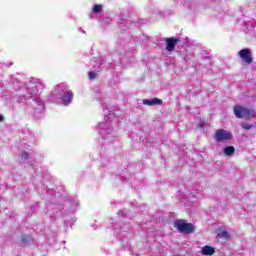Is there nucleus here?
<instances>
[{
  "mask_svg": "<svg viewBox=\"0 0 256 256\" xmlns=\"http://www.w3.org/2000/svg\"><path fill=\"white\" fill-rule=\"evenodd\" d=\"M11 65H13V63H10V64H9V67H11Z\"/></svg>",
  "mask_w": 256,
  "mask_h": 256,
  "instance_id": "bb28decb",
  "label": "nucleus"
},
{
  "mask_svg": "<svg viewBox=\"0 0 256 256\" xmlns=\"http://www.w3.org/2000/svg\"><path fill=\"white\" fill-rule=\"evenodd\" d=\"M179 43L177 38H167L166 39V51L171 52L175 51V46Z\"/></svg>",
  "mask_w": 256,
  "mask_h": 256,
  "instance_id": "1a4fd4ad",
  "label": "nucleus"
},
{
  "mask_svg": "<svg viewBox=\"0 0 256 256\" xmlns=\"http://www.w3.org/2000/svg\"><path fill=\"white\" fill-rule=\"evenodd\" d=\"M214 137L218 143H221V141H230V139H233V134L225 129H219L215 132Z\"/></svg>",
  "mask_w": 256,
  "mask_h": 256,
  "instance_id": "39448f33",
  "label": "nucleus"
},
{
  "mask_svg": "<svg viewBox=\"0 0 256 256\" xmlns=\"http://www.w3.org/2000/svg\"><path fill=\"white\" fill-rule=\"evenodd\" d=\"M119 228H120V229H123V227H121V226H120Z\"/></svg>",
  "mask_w": 256,
  "mask_h": 256,
  "instance_id": "c756f323",
  "label": "nucleus"
},
{
  "mask_svg": "<svg viewBox=\"0 0 256 256\" xmlns=\"http://www.w3.org/2000/svg\"><path fill=\"white\" fill-rule=\"evenodd\" d=\"M21 158L23 163H28L29 165H33V154L28 153L27 151H23L21 154Z\"/></svg>",
  "mask_w": 256,
  "mask_h": 256,
  "instance_id": "f8f14e48",
  "label": "nucleus"
},
{
  "mask_svg": "<svg viewBox=\"0 0 256 256\" xmlns=\"http://www.w3.org/2000/svg\"><path fill=\"white\" fill-rule=\"evenodd\" d=\"M198 127H203V123H200V124L198 125Z\"/></svg>",
  "mask_w": 256,
  "mask_h": 256,
  "instance_id": "393cba45",
  "label": "nucleus"
},
{
  "mask_svg": "<svg viewBox=\"0 0 256 256\" xmlns=\"http://www.w3.org/2000/svg\"><path fill=\"white\" fill-rule=\"evenodd\" d=\"M67 91V84L61 83L54 87L52 95H62Z\"/></svg>",
  "mask_w": 256,
  "mask_h": 256,
  "instance_id": "9d476101",
  "label": "nucleus"
},
{
  "mask_svg": "<svg viewBox=\"0 0 256 256\" xmlns=\"http://www.w3.org/2000/svg\"><path fill=\"white\" fill-rule=\"evenodd\" d=\"M20 243L22 247H27V245H31V243H33V238L30 235L24 234L20 238Z\"/></svg>",
  "mask_w": 256,
  "mask_h": 256,
  "instance_id": "ddd939ff",
  "label": "nucleus"
},
{
  "mask_svg": "<svg viewBox=\"0 0 256 256\" xmlns=\"http://www.w3.org/2000/svg\"><path fill=\"white\" fill-rule=\"evenodd\" d=\"M104 109V121L98 124V133L104 139V145H109L111 141H117V136L115 131H117V124H113V117H115V112L109 110L107 106L103 105Z\"/></svg>",
  "mask_w": 256,
  "mask_h": 256,
  "instance_id": "f03ea898",
  "label": "nucleus"
},
{
  "mask_svg": "<svg viewBox=\"0 0 256 256\" xmlns=\"http://www.w3.org/2000/svg\"><path fill=\"white\" fill-rule=\"evenodd\" d=\"M105 61H109V56L107 58H105Z\"/></svg>",
  "mask_w": 256,
  "mask_h": 256,
  "instance_id": "a878e982",
  "label": "nucleus"
},
{
  "mask_svg": "<svg viewBox=\"0 0 256 256\" xmlns=\"http://www.w3.org/2000/svg\"><path fill=\"white\" fill-rule=\"evenodd\" d=\"M1 121H3V116L0 115V123H1Z\"/></svg>",
  "mask_w": 256,
  "mask_h": 256,
  "instance_id": "b1692460",
  "label": "nucleus"
},
{
  "mask_svg": "<svg viewBox=\"0 0 256 256\" xmlns=\"http://www.w3.org/2000/svg\"><path fill=\"white\" fill-rule=\"evenodd\" d=\"M234 115L237 119H253L255 110L237 105L234 106Z\"/></svg>",
  "mask_w": 256,
  "mask_h": 256,
  "instance_id": "7ed1b4c3",
  "label": "nucleus"
},
{
  "mask_svg": "<svg viewBox=\"0 0 256 256\" xmlns=\"http://www.w3.org/2000/svg\"><path fill=\"white\" fill-rule=\"evenodd\" d=\"M192 56H193V54L186 55V56L183 57V60H184L185 62L191 61V57H192Z\"/></svg>",
  "mask_w": 256,
  "mask_h": 256,
  "instance_id": "4be33fe9",
  "label": "nucleus"
},
{
  "mask_svg": "<svg viewBox=\"0 0 256 256\" xmlns=\"http://www.w3.org/2000/svg\"><path fill=\"white\" fill-rule=\"evenodd\" d=\"M215 254V248L206 245L202 247V255H214Z\"/></svg>",
  "mask_w": 256,
  "mask_h": 256,
  "instance_id": "4468645a",
  "label": "nucleus"
},
{
  "mask_svg": "<svg viewBox=\"0 0 256 256\" xmlns=\"http://www.w3.org/2000/svg\"><path fill=\"white\" fill-rule=\"evenodd\" d=\"M71 205L72 207H79V200H72Z\"/></svg>",
  "mask_w": 256,
  "mask_h": 256,
  "instance_id": "aec40b11",
  "label": "nucleus"
},
{
  "mask_svg": "<svg viewBox=\"0 0 256 256\" xmlns=\"http://www.w3.org/2000/svg\"><path fill=\"white\" fill-rule=\"evenodd\" d=\"M101 67H109V65H105V59L93 58L90 61V69H101Z\"/></svg>",
  "mask_w": 256,
  "mask_h": 256,
  "instance_id": "6e6552de",
  "label": "nucleus"
},
{
  "mask_svg": "<svg viewBox=\"0 0 256 256\" xmlns=\"http://www.w3.org/2000/svg\"><path fill=\"white\" fill-rule=\"evenodd\" d=\"M12 87L18 91L16 94L17 102L23 103V105H31L34 103L37 105L36 111H43V100L39 97L45 85L37 78H30L27 82H23L19 78H13L10 82Z\"/></svg>",
  "mask_w": 256,
  "mask_h": 256,
  "instance_id": "f257e3e1",
  "label": "nucleus"
},
{
  "mask_svg": "<svg viewBox=\"0 0 256 256\" xmlns=\"http://www.w3.org/2000/svg\"><path fill=\"white\" fill-rule=\"evenodd\" d=\"M142 103L143 105H148V107H154L155 105H163V101L159 98L144 99Z\"/></svg>",
  "mask_w": 256,
  "mask_h": 256,
  "instance_id": "9b49d317",
  "label": "nucleus"
},
{
  "mask_svg": "<svg viewBox=\"0 0 256 256\" xmlns=\"http://www.w3.org/2000/svg\"><path fill=\"white\" fill-rule=\"evenodd\" d=\"M88 77H89L90 81H93L94 79H97V72H95V71H90V72L88 73Z\"/></svg>",
  "mask_w": 256,
  "mask_h": 256,
  "instance_id": "a211bd4d",
  "label": "nucleus"
},
{
  "mask_svg": "<svg viewBox=\"0 0 256 256\" xmlns=\"http://www.w3.org/2000/svg\"><path fill=\"white\" fill-rule=\"evenodd\" d=\"M238 55L244 63H247L248 65H251L253 63V56L251 54V49L244 48L238 52Z\"/></svg>",
  "mask_w": 256,
  "mask_h": 256,
  "instance_id": "423d86ee",
  "label": "nucleus"
},
{
  "mask_svg": "<svg viewBox=\"0 0 256 256\" xmlns=\"http://www.w3.org/2000/svg\"><path fill=\"white\" fill-rule=\"evenodd\" d=\"M218 237H220L221 239H229V237H231V235L229 234V232L227 230H223L218 233Z\"/></svg>",
  "mask_w": 256,
  "mask_h": 256,
  "instance_id": "dca6fc26",
  "label": "nucleus"
},
{
  "mask_svg": "<svg viewBox=\"0 0 256 256\" xmlns=\"http://www.w3.org/2000/svg\"><path fill=\"white\" fill-rule=\"evenodd\" d=\"M115 227V229H118V227L117 226H114Z\"/></svg>",
  "mask_w": 256,
  "mask_h": 256,
  "instance_id": "c85d7f7f",
  "label": "nucleus"
},
{
  "mask_svg": "<svg viewBox=\"0 0 256 256\" xmlns=\"http://www.w3.org/2000/svg\"><path fill=\"white\" fill-rule=\"evenodd\" d=\"M234 153H235V147L226 146L224 148V154L226 155V157H231V155H233Z\"/></svg>",
  "mask_w": 256,
  "mask_h": 256,
  "instance_id": "2eb2a0df",
  "label": "nucleus"
},
{
  "mask_svg": "<svg viewBox=\"0 0 256 256\" xmlns=\"http://www.w3.org/2000/svg\"><path fill=\"white\" fill-rule=\"evenodd\" d=\"M240 126L242 127V129H246V131H249L253 127V125L249 123H242L240 124Z\"/></svg>",
  "mask_w": 256,
  "mask_h": 256,
  "instance_id": "6ab92c4d",
  "label": "nucleus"
},
{
  "mask_svg": "<svg viewBox=\"0 0 256 256\" xmlns=\"http://www.w3.org/2000/svg\"><path fill=\"white\" fill-rule=\"evenodd\" d=\"M91 17H92V15L90 14V15H89V18L91 19Z\"/></svg>",
  "mask_w": 256,
  "mask_h": 256,
  "instance_id": "cd10ccee",
  "label": "nucleus"
},
{
  "mask_svg": "<svg viewBox=\"0 0 256 256\" xmlns=\"http://www.w3.org/2000/svg\"><path fill=\"white\" fill-rule=\"evenodd\" d=\"M93 13H95L96 15L101 13V11H103V6L96 4L93 6L92 8Z\"/></svg>",
  "mask_w": 256,
  "mask_h": 256,
  "instance_id": "f3484780",
  "label": "nucleus"
},
{
  "mask_svg": "<svg viewBox=\"0 0 256 256\" xmlns=\"http://www.w3.org/2000/svg\"><path fill=\"white\" fill-rule=\"evenodd\" d=\"M39 209V203H36L34 206L31 207V211L35 213Z\"/></svg>",
  "mask_w": 256,
  "mask_h": 256,
  "instance_id": "412c9836",
  "label": "nucleus"
},
{
  "mask_svg": "<svg viewBox=\"0 0 256 256\" xmlns=\"http://www.w3.org/2000/svg\"><path fill=\"white\" fill-rule=\"evenodd\" d=\"M61 103L65 107L71 105V101H73V91L71 90H66L62 95H61Z\"/></svg>",
  "mask_w": 256,
  "mask_h": 256,
  "instance_id": "0eeeda50",
  "label": "nucleus"
},
{
  "mask_svg": "<svg viewBox=\"0 0 256 256\" xmlns=\"http://www.w3.org/2000/svg\"><path fill=\"white\" fill-rule=\"evenodd\" d=\"M174 227L184 235H191L195 231V226L191 223H186L184 220H175Z\"/></svg>",
  "mask_w": 256,
  "mask_h": 256,
  "instance_id": "20e7f679",
  "label": "nucleus"
},
{
  "mask_svg": "<svg viewBox=\"0 0 256 256\" xmlns=\"http://www.w3.org/2000/svg\"><path fill=\"white\" fill-rule=\"evenodd\" d=\"M123 231H124V232H126L127 230H126V229L121 230V231H120V235H122V234H123Z\"/></svg>",
  "mask_w": 256,
  "mask_h": 256,
  "instance_id": "5701e85b",
  "label": "nucleus"
}]
</instances>
